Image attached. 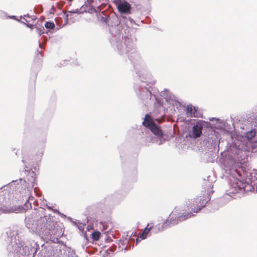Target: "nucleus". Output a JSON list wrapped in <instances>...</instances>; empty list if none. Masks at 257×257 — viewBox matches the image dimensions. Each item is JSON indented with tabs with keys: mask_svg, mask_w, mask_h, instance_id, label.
Returning a JSON list of instances; mask_svg holds the SVG:
<instances>
[{
	"mask_svg": "<svg viewBox=\"0 0 257 257\" xmlns=\"http://www.w3.org/2000/svg\"><path fill=\"white\" fill-rule=\"evenodd\" d=\"M150 130L151 132L156 136L159 137H162L163 136V134L161 131V130L155 123L150 128Z\"/></svg>",
	"mask_w": 257,
	"mask_h": 257,
	"instance_id": "obj_7",
	"label": "nucleus"
},
{
	"mask_svg": "<svg viewBox=\"0 0 257 257\" xmlns=\"http://www.w3.org/2000/svg\"><path fill=\"white\" fill-rule=\"evenodd\" d=\"M68 13L71 14V13H74L75 12H72V11H69V12H68Z\"/></svg>",
	"mask_w": 257,
	"mask_h": 257,
	"instance_id": "obj_18",
	"label": "nucleus"
},
{
	"mask_svg": "<svg viewBox=\"0 0 257 257\" xmlns=\"http://www.w3.org/2000/svg\"><path fill=\"white\" fill-rule=\"evenodd\" d=\"M233 186L234 188H237L238 190H241L244 187L243 184L241 183L240 181H238L236 182L235 184H233Z\"/></svg>",
	"mask_w": 257,
	"mask_h": 257,
	"instance_id": "obj_14",
	"label": "nucleus"
},
{
	"mask_svg": "<svg viewBox=\"0 0 257 257\" xmlns=\"http://www.w3.org/2000/svg\"><path fill=\"white\" fill-rule=\"evenodd\" d=\"M212 186L206 189L204 188L201 192L202 196H198L196 198L189 200L186 202V205L188 210H191L193 212L197 213L199 212L203 207L206 206V203L210 199L211 194L213 193L212 190Z\"/></svg>",
	"mask_w": 257,
	"mask_h": 257,
	"instance_id": "obj_1",
	"label": "nucleus"
},
{
	"mask_svg": "<svg viewBox=\"0 0 257 257\" xmlns=\"http://www.w3.org/2000/svg\"><path fill=\"white\" fill-rule=\"evenodd\" d=\"M187 113L191 117H199L198 108L192 105H188L186 108Z\"/></svg>",
	"mask_w": 257,
	"mask_h": 257,
	"instance_id": "obj_4",
	"label": "nucleus"
},
{
	"mask_svg": "<svg viewBox=\"0 0 257 257\" xmlns=\"http://www.w3.org/2000/svg\"><path fill=\"white\" fill-rule=\"evenodd\" d=\"M69 2H72L73 0H68Z\"/></svg>",
	"mask_w": 257,
	"mask_h": 257,
	"instance_id": "obj_20",
	"label": "nucleus"
},
{
	"mask_svg": "<svg viewBox=\"0 0 257 257\" xmlns=\"http://www.w3.org/2000/svg\"><path fill=\"white\" fill-rule=\"evenodd\" d=\"M101 20H103V21H105H105H106V19L105 18L102 17V18H101Z\"/></svg>",
	"mask_w": 257,
	"mask_h": 257,
	"instance_id": "obj_16",
	"label": "nucleus"
},
{
	"mask_svg": "<svg viewBox=\"0 0 257 257\" xmlns=\"http://www.w3.org/2000/svg\"><path fill=\"white\" fill-rule=\"evenodd\" d=\"M139 238H137V243H138V242H139Z\"/></svg>",
	"mask_w": 257,
	"mask_h": 257,
	"instance_id": "obj_19",
	"label": "nucleus"
},
{
	"mask_svg": "<svg viewBox=\"0 0 257 257\" xmlns=\"http://www.w3.org/2000/svg\"><path fill=\"white\" fill-rule=\"evenodd\" d=\"M45 27L47 29H53L55 28V24L53 22L47 21L45 24Z\"/></svg>",
	"mask_w": 257,
	"mask_h": 257,
	"instance_id": "obj_13",
	"label": "nucleus"
},
{
	"mask_svg": "<svg viewBox=\"0 0 257 257\" xmlns=\"http://www.w3.org/2000/svg\"><path fill=\"white\" fill-rule=\"evenodd\" d=\"M155 123L149 114H146L143 124L146 127L150 129Z\"/></svg>",
	"mask_w": 257,
	"mask_h": 257,
	"instance_id": "obj_6",
	"label": "nucleus"
},
{
	"mask_svg": "<svg viewBox=\"0 0 257 257\" xmlns=\"http://www.w3.org/2000/svg\"><path fill=\"white\" fill-rule=\"evenodd\" d=\"M41 221L44 222H46V223L44 225V228H46V229L51 230L53 229V227L54 226V222L50 218H41Z\"/></svg>",
	"mask_w": 257,
	"mask_h": 257,
	"instance_id": "obj_5",
	"label": "nucleus"
},
{
	"mask_svg": "<svg viewBox=\"0 0 257 257\" xmlns=\"http://www.w3.org/2000/svg\"><path fill=\"white\" fill-rule=\"evenodd\" d=\"M38 55L39 58H40V59L42 57V54L40 52L38 54Z\"/></svg>",
	"mask_w": 257,
	"mask_h": 257,
	"instance_id": "obj_15",
	"label": "nucleus"
},
{
	"mask_svg": "<svg viewBox=\"0 0 257 257\" xmlns=\"http://www.w3.org/2000/svg\"><path fill=\"white\" fill-rule=\"evenodd\" d=\"M0 211L3 213H11L14 212V209L9 208L0 204Z\"/></svg>",
	"mask_w": 257,
	"mask_h": 257,
	"instance_id": "obj_10",
	"label": "nucleus"
},
{
	"mask_svg": "<svg viewBox=\"0 0 257 257\" xmlns=\"http://www.w3.org/2000/svg\"><path fill=\"white\" fill-rule=\"evenodd\" d=\"M203 125L201 123L197 122L192 127V133L191 136L193 138L196 139L201 136L202 133Z\"/></svg>",
	"mask_w": 257,
	"mask_h": 257,
	"instance_id": "obj_3",
	"label": "nucleus"
},
{
	"mask_svg": "<svg viewBox=\"0 0 257 257\" xmlns=\"http://www.w3.org/2000/svg\"><path fill=\"white\" fill-rule=\"evenodd\" d=\"M113 3L120 14L126 15L131 14V6L125 0H114Z\"/></svg>",
	"mask_w": 257,
	"mask_h": 257,
	"instance_id": "obj_2",
	"label": "nucleus"
},
{
	"mask_svg": "<svg viewBox=\"0 0 257 257\" xmlns=\"http://www.w3.org/2000/svg\"><path fill=\"white\" fill-rule=\"evenodd\" d=\"M66 19L68 20V16H69V14H67L66 15Z\"/></svg>",
	"mask_w": 257,
	"mask_h": 257,
	"instance_id": "obj_17",
	"label": "nucleus"
},
{
	"mask_svg": "<svg viewBox=\"0 0 257 257\" xmlns=\"http://www.w3.org/2000/svg\"><path fill=\"white\" fill-rule=\"evenodd\" d=\"M152 227H153V226H150V224H148L147 227L145 228V229H144V231L142 233H141V235L140 236V237L142 239H145L146 238V237H147V234L150 231V230L152 229Z\"/></svg>",
	"mask_w": 257,
	"mask_h": 257,
	"instance_id": "obj_9",
	"label": "nucleus"
},
{
	"mask_svg": "<svg viewBox=\"0 0 257 257\" xmlns=\"http://www.w3.org/2000/svg\"><path fill=\"white\" fill-rule=\"evenodd\" d=\"M194 216L195 214H193V212H192V211L184 213V214H183L182 215H181L178 217V220L179 221L185 220Z\"/></svg>",
	"mask_w": 257,
	"mask_h": 257,
	"instance_id": "obj_8",
	"label": "nucleus"
},
{
	"mask_svg": "<svg viewBox=\"0 0 257 257\" xmlns=\"http://www.w3.org/2000/svg\"><path fill=\"white\" fill-rule=\"evenodd\" d=\"M256 135V132L255 130H251L248 132L246 134V137L248 140H251Z\"/></svg>",
	"mask_w": 257,
	"mask_h": 257,
	"instance_id": "obj_11",
	"label": "nucleus"
},
{
	"mask_svg": "<svg viewBox=\"0 0 257 257\" xmlns=\"http://www.w3.org/2000/svg\"><path fill=\"white\" fill-rule=\"evenodd\" d=\"M100 232L99 231H94L92 233V238L93 240H98L100 237Z\"/></svg>",
	"mask_w": 257,
	"mask_h": 257,
	"instance_id": "obj_12",
	"label": "nucleus"
}]
</instances>
